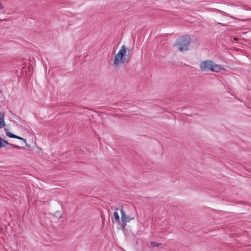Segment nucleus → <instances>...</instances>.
I'll list each match as a JSON object with an SVG mask.
<instances>
[{"mask_svg": "<svg viewBox=\"0 0 251 251\" xmlns=\"http://www.w3.org/2000/svg\"><path fill=\"white\" fill-rule=\"evenodd\" d=\"M1 141L2 138L0 137V149L2 147H5V145H4V144H2Z\"/></svg>", "mask_w": 251, "mask_h": 251, "instance_id": "12", "label": "nucleus"}, {"mask_svg": "<svg viewBox=\"0 0 251 251\" xmlns=\"http://www.w3.org/2000/svg\"><path fill=\"white\" fill-rule=\"evenodd\" d=\"M213 61L210 60H206L201 62L200 65V68L201 71H211Z\"/></svg>", "mask_w": 251, "mask_h": 251, "instance_id": "4", "label": "nucleus"}, {"mask_svg": "<svg viewBox=\"0 0 251 251\" xmlns=\"http://www.w3.org/2000/svg\"><path fill=\"white\" fill-rule=\"evenodd\" d=\"M127 50L129 52L130 49H127L124 45L121 47L117 54L114 57L113 63L112 64L114 67H117L120 64H124L128 63L130 57L129 55L126 54Z\"/></svg>", "mask_w": 251, "mask_h": 251, "instance_id": "1", "label": "nucleus"}, {"mask_svg": "<svg viewBox=\"0 0 251 251\" xmlns=\"http://www.w3.org/2000/svg\"><path fill=\"white\" fill-rule=\"evenodd\" d=\"M218 24L221 25L222 26H226V25L224 24H222V23H218Z\"/></svg>", "mask_w": 251, "mask_h": 251, "instance_id": "17", "label": "nucleus"}, {"mask_svg": "<svg viewBox=\"0 0 251 251\" xmlns=\"http://www.w3.org/2000/svg\"><path fill=\"white\" fill-rule=\"evenodd\" d=\"M120 212H121V226L122 228L124 229L126 228V223L127 222H130V220L134 219V217L130 218L129 216H128L126 214L125 212L123 210V207L122 205H121Z\"/></svg>", "mask_w": 251, "mask_h": 251, "instance_id": "3", "label": "nucleus"}, {"mask_svg": "<svg viewBox=\"0 0 251 251\" xmlns=\"http://www.w3.org/2000/svg\"><path fill=\"white\" fill-rule=\"evenodd\" d=\"M1 142H2V144H4V145H5V146L6 145H9V143L7 141H6L5 140H4V139H3L2 138Z\"/></svg>", "mask_w": 251, "mask_h": 251, "instance_id": "11", "label": "nucleus"}, {"mask_svg": "<svg viewBox=\"0 0 251 251\" xmlns=\"http://www.w3.org/2000/svg\"><path fill=\"white\" fill-rule=\"evenodd\" d=\"M14 148H16V149H19L21 148L22 147H20V146H18V145H15H15H14Z\"/></svg>", "mask_w": 251, "mask_h": 251, "instance_id": "14", "label": "nucleus"}, {"mask_svg": "<svg viewBox=\"0 0 251 251\" xmlns=\"http://www.w3.org/2000/svg\"><path fill=\"white\" fill-rule=\"evenodd\" d=\"M115 210H117L118 209V208H117V207H116V208H115Z\"/></svg>", "mask_w": 251, "mask_h": 251, "instance_id": "18", "label": "nucleus"}, {"mask_svg": "<svg viewBox=\"0 0 251 251\" xmlns=\"http://www.w3.org/2000/svg\"><path fill=\"white\" fill-rule=\"evenodd\" d=\"M113 218H112V223H119L120 221V217L118 213L117 212H114L113 214Z\"/></svg>", "mask_w": 251, "mask_h": 251, "instance_id": "6", "label": "nucleus"}, {"mask_svg": "<svg viewBox=\"0 0 251 251\" xmlns=\"http://www.w3.org/2000/svg\"><path fill=\"white\" fill-rule=\"evenodd\" d=\"M3 5L1 2H0V9H2L3 8Z\"/></svg>", "mask_w": 251, "mask_h": 251, "instance_id": "15", "label": "nucleus"}, {"mask_svg": "<svg viewBox=\"0 0 251 251\" xmlns=\"http://www.w3.org/2000/svg\"><path fill=\"white\" fill-rule=\"evenodd\" d=\"M151 245L152 246L155 247V246H159L161 245V243H158L154 241L151 242Z\"/></svg>", "mask_w": 251, "mask_h": 251, "instance_id": "10", "label": "nucleus"}, {"mask_svg": "<svg viewBox=\"0 0 251 251\" xmlns=\"http://www.w3.org/2000/svg\"><path fill=\"white\" fill-rule=\"evenodd\" d=\"M14 138L18 139L21 140H22L26 144V146H28L27 144H26V140L25 139H24L23 138H22L20 136L16 135V137H14Z\"/></svg>", "mask_w": 251, "mask_h": 251, "instance_id": "8", "label": "nucleus"}, {"mask_svg": "<svg viewBox=\"0 0 251 251\" xmlns=\"http://www.w3.org/2000/svg\"><path fill=\"white\" fill-rule=\"evenodd\" d=\"M6 135L7 136H8L9 137H10V138H14V137H16V135L14 134H12L9 132H6Z\"/></svg>", "mask_w": 251, "mask_h": 251, "instance_id": "9", "label": "nucleus"}, {"mask_svg": "<svg viewBox=\"0 0 251 251\" xmlns=\"http://www.w3.org/2000/svg\"><path fill=\"white\" fill-rule=\"evenodd\" d=\"M0 122L5 123L4 122V112L0 111Z\"/></svg>", "mask_w": 251, "mask_h": 251, "instance_id": "7", "label": "nucleus"}, {"mask_svg": "<svg viewBox=\"0 0 251 251\" xmlns=\"http://www.w3.org/2000/svg\"><path fill=\"white\" fill-rule=\"evenodd\" d=\"M221 70H224L225 69L224 68H223L222 67H221V66L215 64L214 62L213 61L212 66L211 68V71L218 72L219 71H220Z\"/></svg>", "mask_w": 251, "mask_h": 251, "instance_id": "5", "label": "nucleus"}, {"mask_svg": "<svg viewBox=\"0 0 251 251\" xmlns=\"http://www.w3.org/2000/svg\"><path fill=\"white\" fill-rule=\"evenodd\" d=\"M191 42V38L188 35H183L179 37L173 45L180 52H184L189 50Z\"/></svg>", "mask_w": 251, "mask_h": 251, "instance_id": "2", "label": "nucleus"}, {"mask_svg": "<svg viewBox=\"0 0 251 251\" xmlns=\"http://www.w3.org/2000/svg\"><path fill=\"white\" fill-rule=\"evenodd\" d=\"M9 145H10L11 147L14 148L15 144L9 143Z\"/></svg>", "mask_w": 251, "mask_h": 251, "instance_id": "16", "label": "nucleus"}, {"mask_svg": "<svg viewBox=\"0 0 251 251\" xmlns=\"http://www.w3.org/2000/svg\"><path fill=\"white\" fill-rule=\"evenodd\" d=\"M5 126V123H2V122H0V128L3 127Z\"/></svg>", "mask_w": 251, "mask_h": 251, "instance_id": "13", "label": "nucleus"}]
</instances>
